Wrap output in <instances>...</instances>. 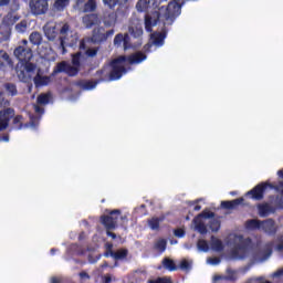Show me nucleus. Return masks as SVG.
I'll list each match as a JSON object with an SVG mask.
<instances>
[{
	"label": "nucleus",
	"mask_w": 283,
	"mask_h": 283,
	"mask_svg": "<svg viewBox=\"0 0 283 283\" xmlns=\"http://www.w3.org/2000/svg\"><path fill=\"white\" fill-rule=\"evenodd\" d=\"M67 6H70V0H55L53 3L54 10L57 12H63Z\"/></svg>",
	"instance_id": "nucleus-32"
},
{
	"label": "nucleus",
	"mask_w": 283,
	"mask_h": 283,
	"mask_svg": "<svg viewBox=\"0 0 283 283\" xmlns=\"http://www.w3.org/2000/svg\"><path fill=\"white\" fill-rule=\"evenodd\" d=\"M120 210L115 209L101 217V222L107 231H114L118 227V219L127 222V216H120Z\"/></svg>",
	"instance_id": "nucleus-3"
},
{
	"label": "nucleus",
	"mask_w": 283,
	"mask_h": 283,
	"mask_svg": "<svg viewBox=\"0 0 283 283\" xmlns=\"http://www.w3.org/2000/svg\"><path fill=\"white\" fill-rule=\"evenodd\" d=\"M180 3L177 1H171L168 3L166 13H165V20L169 25L176 21V18L180 15Z\"/></svg>",
	"instance_id": "nucleus-7"
},
{
	"label": "nucleus",
	"mask_w": 283,
	"mask_h": 283,
	"mask_svg": "<svg viewBox=\"0 0 283 283\" xmlns=\"http://www.w3.org/2000/svg\"><path fill=\"white\" fill-rule=\"evenodd\" d=\"M161 264L166 271H178V265H176V262L172 259L164 258Z\"/></svg>",
	"instance_id": "nucleus-26"
},
{
	"label": "nucleus",
	"mask_w": 283,
	"mask_h": 283,
	"mask_svg": "<svg viewBox=\"0 0 283 283\" xmlns=\"http://www.w3.org/2000/svg\"><path fill=\"white\" fill-rule=\"evenodd\" d=\"M104 31L105 29L103 28H97L93 30V34H92L93 43H105V41H107V36H105Z\"/></svg>",
	"instance_id": "nucleus-15"
},
{
	"label": "nucleus",
	"mask_w": 283,
	"mask_h": 283,
	"mask_svg": "<svg viewBox=\"0 0 283 283\" xmlns=\"http://www.w3.org/2000/svg\"><path fill=\"white\" fill-rule=\"evenodd\" d=\"M0 107L8 109V107H10V101H8L7 98L0 99Z\"/></svg>",
	"instance_id": "nucleus-53"
},
{
	"label": "nucleus",
	"mask_w": 283,
	"mask_h": 283,
	"mask_svg": "<svg viewBox=\"0 0 283 283\" xmlns=\"http://www.w3.org/2000/svg\"><path fill=\"white\" fill-rule=\"evenodd\" d=\"M153 39V45H157V48H163L165 45V39H167V33L160 32V33H154L151 35Z\"/></svg>",
	"instance_id": "nucleus-19"
},
{
	"label": "nucleus",
	"mask_w": 283,
	"mask_h": 283,
	"mask_svg": "<svg viewBox=\"0 0 283 283\" xmlns=\"http://www.w3.org/2000/svg\"><path fill=\"white\" fill-rule=\"evenodd\" d=\"M179 269L181 271H191V263H189V261H187V259L181 260L180 264H179Z\"/></svg>",
	"instance_id": "nucleus-48"
},
{
	"label": "nucleus",
	"mask_w": 283,
	"mask_h": 283,
	"mask_svg": "<svg viewBox=\"0 0 283 283\" xmlns=\"http://www.w3.org/2000/svg\"><path fill=\"white\" fill-rule=\"evenodd\" d=\"M143 61H147V54L140 51L126 56V62H128L129 65H138L143 63Z\"/></svg>",
	"instance_id": "nucleus-14"
},
{
	"label": "nucleus",
	"mask_w": 283,
	"mask_h": 283,
	"mask_svg": "<svg viewBox=\"0 0 283 283\" xmlns=\"http://www.w3.org/2000/svg\"><path fill=\"white\" fill-rule=\"evenodd\" d=\"M82 23L86 30H92L101 23V17L97 13H88L82 17Z\"/></svg>",
	"instance_id": "nucleus-10"
},
{
	"label": "nucleus",
	"mask_w": 283,
	"mask_h": 283,
	"mask_svg": "<svg viewBox=\"0 0 283 283\" xmlns=\"http://www.w3.org/2000/svg\"><path fill=\"white\" fill-rule=\"evenodd\" d=\"M209 264L218 265L220 264L221 260L218 256L208 259Z\"/></svg>",
	"instance_id": "nucleus-54"
},
{
	"label": "nucleus",
	"mask_w": 283,
	"mask_h": 283,
	"mask_svg": "<svg viewBox=\"0 0 283 283\" xmlns=\"http://www.w3.org/2000/svg\"><path fill=\"white\" fill-rule=\"evenodd\" d=\"M251 249H253V240L251 238L241 239L232 250V254L239 255V258H245Z\"/></svg>",
	"instance_id": "nucleus-5"
},
{
	"label": "nucleus",
	"mask_w": 283,
	"mask_h": 283,
	"mask_svg": "<svg viewBox=\"0 0 283 283\" xmlns=\"http://www.w3.org/2000/svg\"><path fill=\"white\" fill-rule=\"evenodd\" d=\"M21 63H22L25 72H28L29 74H31V72H34V70H36V64H34L30 61H22Z\"/></svg>",
	"instance_id": "nucleus-41"
},
{
	"label": "nucleus",
	"mask_w": 283,
	"mask_h": 283,
	"mask_svg": "<svg viewBox=\"0 0 283 283\" xmlns=\"http://www.w3.org/2000/svg\"><path fill=\"white\" fill-rule=\"evenodd\" d=\"M114 32H115V30L114 29H111V30H108V31H106L104 34H105V36H106V41H107V39H109V36H114Z\"/></svg>",
	"instance_id": "nucleus-59"
},
{
	"label": "nucleus",
	"mask_w": 283,
	"mask_h": 283,
	"mask_svg": "<svg viewBox=\"0 0 283 283\" xmlns=\"http://www.w3.org/2000/svg\"><path fill=\"white\" fill-rule=\"evenodd\" d=\"M10 0H0V7L8 6Z\"/></svg>",
	"instance_id": "nucleus-64"
},
{
	"label": "nucleus",
	"mask_w": 283,
	"mask_h": 283,
	"mask_svg": "<svg viewBox=\"0 0 283 283\" xmlns=\"http://www.w3.org/2000/svg\"><path fill=\"white\" fill-rule=\"evenodd\" d=\"M86 44H85V40H81L80 41V50H85Z\"/></svg>",
	"instance_id": "nucleus-61"
},
{
	"label": "nucleus",
	"mask_w": 283,
	"mask_h": 283,
	"mask_svg": "<svg viewBox=\"0 0 283 283\" xmlns=\"http://www.w3.org/2000/svg\"><path fill=\"white\" fill-rule=\"evenodd\" d=\"M35 112H36L38 114H43L44 109H43V107H41V106H35Z\"/></svg>",
	"instance_id": "nucleus-63"
},
{
	"label": "nucleus",
	"mask_w": 283,
	"mask_h": 283,
	"mask_svg": "<svg viewBox=\"0 0 283 283\" xmlns=\"http://www.w3.org/2000/svg\"><path fill=\"white\" fill-rule=\"evenodd\" d=\"M98 54V49H87L84 53L78 51L76 53L71 54V63L67 61H62L56 64L53 70V74H67V76H77L78 72H81V64L87 61V56L94 59Z\"/></svg>",
	"instance_id": "nucleus-1"
},
{
	"label": "nucleus",
	"mask_w": 283,
	"mask_h": 283,
	"mask_svg": "<svg viewBox=\"0 0 283 283\" xmlns=\"http://www.w3.org/2000/svg\"><path fill=\"white\" fill-rule=\"evenodd\" d=\"M261 229L268 235H275V233H277V227H275V220L273 219H265L261 221Z\"/></svg>",
	"instance_id": "nucleus-13"
},
{
	"label": "nucleus",
	"mask_w": 283,
	"mask_h": 283,
	"mask_svg": "<svg viewBox=\"0 0 283 283\" xmlns=\"http://www.w3.org/2000/svg\"><path fill=\"white\" fill-rule=\"evenodd\" d=\"M211 249L212 251H224V243H222V240L211 237Z\"/></svg>",
	"instance_id": "nucleus-28"
},
{
	"label": "nucleus",
	"mask_w": 283,
	"mask_h": 283,
	"mask_svg": "<svg viewBox=\"0 0 283 283\" xmlns=\"http://www.w3.org/2000/svg\"><path fill=\"white\" fill-rule=\"evenodd\" d=\"M144 50H145V52H149V50H151V43L145 44Z\"/></svg>",
	"instance_id": "nucleus-62"
},
{
	"label": "nucleus",
	"mask_w": 283,
	"mask_h": 283,
	"mask_svg": "<svg viewBox=\"0 0 283 283\" xmlns=\"http://www.w3.org/2000/svg\"><path fill=\"white\" fill-rule=\"evenodd\" d=\"M44 33L49 41H54L59 36V29H56V25L45 27Z\"/></svg>",
	"instance_id": "nucleus-25"
},
{
	"label": "nucleus",
	"mask_w": 283,
	"mask_h": 283,
	"mask_svg": "<svg viewBox=\"0 0 283 283\" xmlns=\"http://www.w3.org/2000/svg\"><path fill=\"white\" fill-rule=\"evenodd\" d=\"M127 0H103L104 6H107L111 10H114L116 6H125Z\"/></svg>",
	"instance_id": "nucleus-34"
},
{
	"label": "nucleus",
	"mask_w": 283,
	"mask_h": 283,
	"mask_svg": "<svg viewBox=\"0 0 283 283\" xmlns=\"http://www.w3.org/2000/svg\"><path fill=\"white\" fill-rule=\"evenodd\" d=\"M0 59L4 62L0 63V67H4L6 63L7 65H10V63H12V60L10 59V55L8 54V52L0 50Z\"/></svg>",
	"instance_id": "nucleus-37"
},
{
	"label": "nucleus",
	"mask_w": 283,
	"mask_h": 283,
	"mask_svg": "<svg viewBox=\"0 0 283 283\" xmlns=\"http://www.w3.org/2000/svg\"><path fill=\"white\" fill-rule=\"evenodd\" d=\"M258 209H259V216L261 218H266V216H269L272 211L271 205H269V203H260L258 206Z\"/></svg>",
	"instance_id": "nucleus-30"
},
{
	"label": "nucleus",
	"mask_w": 283,
	"mask_h": 283,
	"mask_svg": "<svg viewBox=\"0 0 283 283\" xmlns=\"http://www.w3.org/2000/svg\"><path fill=\"white\" fill-rule=\"evenodd\" d=\"M51 96L52 95L50 93L40 94L36 98L38 105H48V103H50Z\"/></svg>",
	"instance_id": "nucleus-36"
},
{
	"label": "nucleus",
	"mask_w": 283,
	"mask_h": 283,
	"mask_svg": "<svg viewBox=\"0 0 283 283\" xmlns=\"http://www.w3.org/2000/svg\"><path fill=\"white\" fill-rule=\"evenodd\" d=\"M123 63H127V55H119L111 61V72L108 74V81H118L123 77V74H127V69Z\"/></svg>",
	"instance_id": "nucleus-2"
},
{
	"label": "nucleus",
	"mask_w": 283,
	"mask_h": 283,
	"mask_svg": "<svg viewBox=\"0 0 283 283\" xmlns=\"http://www.w3.org/2000/svg\"><path fill=\"white\" fill-rule=\"evenodd\" d=\"M48 1L49 0H30L29 8L31 14L34 17L48 14V11L50 10V3Z\"/></svg>",
	"instance_id": "nucleus-4"
},
{
	"label": "nucleus",
	"mask_w": 283,
	"mask_h": 283,
	"mask_svg": "<svg viewBox=\"0 0 283 283\" xmlns=\"http://www.w3.org/2000/svg\"><path fill=\"white\" fill-rule=\"evenodd\" d=\"M102 283H112V275L106 274L102 279Z\"/></svg>",
	"instance_id": "nucleus-56"
},
{
	"label": "nucleus",
	"mask_w": 283,
	"mask_h": 283,
	"mask_svg": "<svg viewBox=\"0 0 283 283\" xmlns=\"http://www.w3.org/2000/svg\"><path fill=\"white\" fill-rule=\"evenodd\" d=\"M67 32H70V24L64 23L60 30V34H62V36H65V34H67Z\"/></svg>",
	"instance_id": "nucleus-52"
},
{
	"label": "nucleus",
	"mask_w": 283,
	"mask_h": 283,
	"mask_svg": "<svg viewBox=\"0 0 283 283\" xmlns=\"http://www.w3.org/2000/svg\"><path fill=\"white\" fill-rule=\"evenodd\" d=\"M113 247H114L113 244L107 245V251L104 253L105 258H108V255H112V251H114V250H112Z\"/></svg>",
	"instance_id": "nucleus-57"
},
{
	"label": "nucleus",
	"mask_w": 283,
	"mask_h": 283,
	"mask_svg": "<svg viewBox=\"0 0 283 283\" xmlns=\"http://www.w3.org/2000/svg\"><path fill=\"white\" fill-rule=\"evenodd\" d=\"M158 20H153L150 15L145 17V30L146 32H153L154 25H157Z\"/></svg>",
	"instance_id": "nucleus-35"
},
{
	"label": "nucleus",
	"mask_w": 283,
	"mask_h": 283,
	"mask_svg": "<svg viewBox=\"0 0 283 283\" xmlns=\"http://www.w3.org/2000/svg\"><path fill=\"white\" fill-rule=\"evenodd\" d=\"M220 221H218V219H212L209 222V229L213 232V233H218V231H220Z\"/></svg>",
	"instance_id": "nucleus-42"
},
{
	"label": "nucleus",
	"mask_w": 283,
	"mask_h": 283,
	"mask_svg": "<svg viewBox=\"0 0 283 283\" xmlns=\"http://www.w3.org/2000/svg\"><path fill=\"white\" fill-rule=\"evenodd\" d=\"M118 21V13L111 12L104 18L105 28H114Z\"/></svg>",
	"instance_id": "nucleus-18"
},
{
	"label": "nucleus",
	"mask_w": 283,
	"mask_h": 283,
	"mask_svg": "<svg viewBox=\"0 0 283 283\" xmlns=\"http://www.w3.org/2000/svg\"><path fill=\"white\" fill-rule=\"evenodd\" d=\"M148 227L153 230V231H158L160 229V219L158 218H151L150 220H148Z\"/></svg>",
	"instance_id": "nucleus-40"
},
{
	"label": "nucleus",
	"mask_w": 283,
	"mask_h": 283,
	"mask_svg": "<svg viewBox=\"0 0 283 283\" xmlns=\"http://www.w3.org/2000/svg\"><path fill=\"white\" fill-rule=\"evenodd\" d=\"M106 235H107L108 238H112L113 240H116V233L111 232V230H107V229H106Z\"/></svg>",
	"instance_id": "nucleus-60"
},
{
	"label": "nucleus",
	"mask_w": 283,
	"mask_h": 283,
	"mask_svg": "<svg viewBox=\"0 0 283 283\" xmlns=\"http://www.w3.org/2000/svg\"><path fill=\"white\" fill-rule=\"evenodd\" d=\"M224 280L227 282H235L238 280V275L235 274V271L228 269L227 275L224 276Z\"/></svg>",
	"instance_id": "nucleus-43"
},
{
	"label": "nucleus",
	"mask_w": 283,
	"mask_h": 283,
	"mask_svg": "<svg viewBox=\"0 0 283 283\" xmlns=\"http://www.w3.org/2000/svg\"><path fill=\"white\" fill-rule=\"evenodd\" d=\"M154 250L158 251L159 253H165L167 251V240L166 239H159L154 244Z\"/></svg>",
	"instance_id": "nucleus-31"
},
{
	"label": "nucleus",
	"mask_w": 283,
	"mask_h": 283,
	"mask_svg": "<svg viewBox=\"0 0 283 283\" xmlns=\"http://www.w3.org/2000/svg\"><path fill=\"white\" fill-rule=\"evenodd\" d=\"M78 276L81 280H90V274L85 271L80 272Z\"/></svg>",
	"instance_id": "nucleus-55"
},
{
	"label": "nucleus",
	"mask_w": 283,
	"mask_h": 283,
	"mask_svg": "<svg viewBox=\"0 0 283 283\" xmlns=\"http://www.w3.org/2000/svg\"><path fill=\"white\" fill-rule=\"evenodd\" d=\"M188 206L193 207L192 211H200L202 209V206L198 205V201H189Z\"/></svg>",
	"instance_id": "nucleus-51"
},
{
	"label": "nucleus",
	"mask_w": 283,
	"mask_h": 283,
	"mask_svg": "<svg viewBox=\"0 0 283 283\" xmlns=\"http://www.w3.org/2000/svg\"><path fill=\"white\" fill-rule=\"evenodd\" d=\"M243 202L244 198L240 197L230 201H221V207L222 209L232 210L238 209V207H240V205H242Z\"/></svg>",
	"instance_id": "nucleus-16"
},
{
	"label": "nucleus",
	"mask_w": 283,
	"mask_h": 283,
	"mask_svg": "<svg viewBox=\"0 0 283 283\" xmlns=\"http://www.w3.org/2000/svg\"><path fill=\"white\" fill-rule=\"evenodd\" d=\"M14 116V108L8 107L0 111V132H6V128L10 127V120Z\"/></svg>",
	"instance_id": "nucleus-8"
},
{
	"label": "nucleus",
	"mask_w": 283,
	"mask_h": 283,
	"mask_svg": "<svg viewBox=\"0 0 283 283\" xmlns=\"http://www.w3.org/2000/svg\"><path fill=\"white\" fill-rule=\"evenodd\" d=\"M129 41H132L129 33H118L114 38V45L115 48H120L123 45L124 50H129Z\"/></svg>",
	"instance_id": "nucleus-12"
},
{
	"label": "nucleus",
	"mask_w": 283,
	"mask_h": 283,
	"mask_svg": "<svg viewBox=\"0 0 283 283\" xmlns=\"http://www.w3.org/2000/svg\"><path fill=\"white\" fill-rule=\"evenodd\" d=\"M186 231L182 228H178L174 230V235L176 238H185Z\"/></svg>",
	"instance_id": "nucleus-50"
},
{
	"label": "nucleus",
	"mask_w": 283,
	"mask_h": 283,
	"mask_svg": "<svg viewBox=\"0 0 283 283\" xmlns=\"http://www.w3.org/2000/svg\"><path fill=\"white\" fill-rule=\"evenodd\" d=\"M29 40H30V43H32V45H41V43L43 42V35H41L39 31H33L30 34Z\"/></svg>",
	"instance_id": "nucleus-29"
},
{
	"label": "nucleus",
	"mask_w": 283,
	"mask_h": 283,
	"mask_svg": "<svg viewBox=\"0 0 283 283\" xmlns=\"http://www.w3.org/2000/svg\"><path fill=\"white\" fill-rule=\"evenodd\" d=\"M13 55L20 63H22L23 61H32V57L34 56L30 46L15 48L13 51Z\"/></svg>",
	"instance_id": "nucleus-9"
},
{
	"label": "nucleus",
	"mask_w": 283,
	"mask_h": 283,
	"mask_svg": "<svg viewBox=\"0 0 283 283\" xmlns=\"http://www.w3.org/2000/svg\"><path fill=\"white\" fill-rule=\"evenodd\" d=\"M273 241H270L264 244L263 250L261 251V260H269L273 255Z\"/></svg>",
	"instance_id": "nucleus-21"
},
{
	"label": "nucleus",
	"mask_w": 283,
	"mask_h": 283,
	"mask_svg": "<svg viewBox=\"0 0 283 283\" xmlns=\"http://www.w3.org/2000/svg\"><path fill=\"white\" fill-rule=\"evenodd\" d=\"M197 249L207 253L209 251V242H207V240L199 239L197 242Z\"/></svg>",
	"instance_id": "nucleus-39"
},
{
	"label": "nucleus",
	"mask_w": 283,
	"mask_h": 283,
	"mask_svg": "<svg viewBox=\"0 0 283 283\" xmlns=\"http://www.w3.org/2000/svg\"><path fill=\"white\" fill-rule=\"evenodd\" d=\"M51 77L42 76L41 74H36L33 78L35 87H43L45 85H50Z\"/></svg>",
	"instance_id": "nucleus-22"
},
{
	"label": "nucleus",
	"mask_w": 283,
	"mask_h": 283,
	"mask_svg": "<svg viewBox=\"0 0 283 283\" xmlns=\"http://www.w3.org/2000/svg\"><path fill=\"white\" fill-rule=\"evenodd\" d=\"M96 11V0H87L84 4V12H95Z\"/></svg>",
	"instance_id": "nucleus-38"
},
{
	"label": "nucleus",
	"mask_w": 283,
	"mask_h": 283,
	"mask_svg": "<svg viewBox=\"0 0 283 283\" xmlns=\"http://www.w3.org/2000/svg\"><path fill=\"white\" fill-rule=\"evenodd\" d=\"M129 255V250L127 249H119L117 251H111V258H114L116 262L118 260H127V256Z\"/></svg>",
	"instance_id": "nucleus-23"
},
{
	"label": "nucleus",
	"mask_w": 283,
	"mask_h": 283,
	"mask_svg": "<svg viewBox=\"0 0 283 283\" xmlns=\"http://www.w3.org/2000/svg\"><path fill=\"white\" fill-rule=\"evenodd\" d=\"M95 76H97V81H101V78H104L103 83H105V81H109L107 73H105V69H101L96 71Z\"/></svg>",
	"instance_id": "nucleus-45"
},
{
	"label": "nucleus",
	"mask_w": 283,
	"mask_h": 283,
	"mask_svg": "<svg viewBox=\"0 0 283 283\" xmlns=\"http://www.w3.org/2000/svg\"><path fill=\"white\" fill-rule=\"evenodd\" d=\"M245 229L250 231H256L262 229V221L260 219H250L245 221Z\"/></svg>",
	"instance_id": "nucleus-24"
},
{
	"label": "nucleus",
	"mask_w": 283,
	"mask_h": 283,
	"mask_svg": "<svg viewBox=\"0 0 283 283\" xmlns=\"http://www.w3.org/2000/svg\"><path fill=\"white\" fill-rule=\"evenodd\" d=\"M15 30L17 32L21 33L25 32V30H28V21L22 20L20 23L15 25Z\"/></svg>",
	"instance_id": "nucleus-47"
},
{
	"label": "nucleus",
	"mask_w": 283,
	"mask_h": 283,
	"mask_svg": "<svg viewBox=\"0 0 283 283\" xmlns=\"http://www.w3.org/2000/svg\"><path fill=\"white\" fill-rule=\"evenodd\" d=\"M273 189V185L270 182H261L256 185L253 189L248 191L245 196H251L252 200H264V193L266 192V189Z\"/></svg>",
	"instance_id": "nucleus-6"
},
{
	"label": "nucleus",
	"mask_w": 283,
	"mask_h": 283,
	"mask_svg": "<svg viewBox=\"0 0 283 283\" xmlns=\"http://www.w3.org/2000/svg\"><path fill=\"white\" fill-rule=\"evenodd\" d=\"M192 222L195 224V231H198V233H200V235H207L209 230L207 229V224H205L202 219L195 218L192 220Z\"/></svg>",
	"instance_id": "nucleus-17"
},
{
	"label": "nucleus",
	"mask_w": 283,
	"mask_h": 283,
	"mask_svg": "<svg viewBox=\"0 0 283 283\" xmlns=\"http://www.w3.org/2000/svg\"><path fill=\"white\" fill-rule=\"evenodd\" d=\"M199 220H202V218L205 219H209V218H216V213L208 211V210H203L201 213H199L197 217Z\"/></svg>",
	"instance_id": "nucleus-44"
},
{
	"label": "nucleus",
	"mask_w": 283,
	"mask_h": 283,
	"mask_svg": "<svg viewBox=\"0 0 283 283\" xmlns=\"http://www.w3.org/2000/svg\"><path fill=\"white\" fill-rule=\"evenodd\" d=\"M103 81H105V78L101 77V80H80L76 82V86L80 87L81 90H84L85 92H90L92 90H95L96 85H98V83H103Z\"/></svg>",
	"instance_id": "nucleus-11"
},
{
	"label": "nucleus",
	"mask_w": 283,
	"mask_h": 283,
	"mask_svg": "<svg viewBox=\"0 0 283 283\" xmlns=\"http://www.w3.org/2000/svg\"><path fill=\"white\" fill-rule=\"evenodd\" d=\"M17 76L19 78V81H21V83H29V81L32 78L30 76V73L28 71H25V69H17Z\"/></svg>",
	"instance_id": "nucleus-27"
},
{
	"label": "nucleus",
	"mask_w": 283,
	"mask_h": 283,
	"mask_svg": "<svg viewBox=\"0 0 283 283\" xmlns=\"http://www.w3.org/2000/svg\"><path fill=\"white\" fill-rule=\"evenodd\" d=\"M3 88L9 96H17L19 94V90H17V84L14 83H4Z\"/></svg>",
	"instance_id": "nucleus-33"
},
{
	"label": "nucleus",
	"mask_w": 283,
	"mask_h": 283,
	"mask_svg": "<svg viewBox=\"0 0 283 283\" xmlns=\"http://www.w3.org/2000/svg\"><path fill=\"white\" fill-rule=\"evenodd\" d=\"M65 36H60V50H62V54H65L67 52V50L65 48H67V45L72 46V44H67Z\"/></svg>",
	"instance_id": "nucleus-46"
},
{
	"label": "nucleus",
	"mask_w": 283,
	"mask_h": 283,
	"mask_svg": "<svg viewBox=\"0 0 283 283\" xmlns=\"http://www.w3.org/2000/svg\"><path fill=\"white\" fill-rule=\"evenodd\" d=\"M12 129L17 132L23 129V127H28V124H23V115H14L12 118Z\"/></svg>",
	"instance_id": "nucleus-20"
},
{
	"label": "nucleus",
	"mask_w": 283,
	"mask_h": 283,
	"mask_svg": "<svg viewBox=\"0 0 283 283\" xmlns=\"http://www.w3.org/2000/svg\"><path fill=\"white\" fill-rule=\"evenodd\" d=\"M283 275V268L279 269L276 272L272 274L273 277H282Z\"/></svg>",
	"instance_id": "nucleus-58"
},
{
	"label": "nucleus",
	"mask_w": 283,
	"mask_h": 283,
	"mask_svg": "<svg viewBox=\"0 0 283 283\" xmlns=\"http://www.w3.org/2000/svg\"><path fill=\"white\" fill-rule=\"evenodd\" d=\"M148 283H172L171 279L167 277H157L156 280H150Z\"/></svg>",
	"instance_id": "nucleus-49"
}]
</instances>
